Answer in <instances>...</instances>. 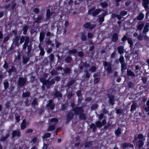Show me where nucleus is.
Wrapping results in <instances>:
<instances>
[{
  "label": "nucleus",
  "instance_id": "f257e3e1",
  "mask_svg": "<svg viewBox=\"0 0 149 149\" xmlns=\"http://www.w3.org/2000/svg\"><path fill=\"white\" fill-rule=\"evenodd\" d=\"M19 40L20 44H22L24 42L22 46V50L23 51H25L27 47V52L26 54L27 56H29L31 51L32 47L31 44L29 45L30 42V38L27 36H22L21 38H20Z\"/></svg>",
  "mask_w": 149,
  "mask_h": 149
},
{
  "label": "nucleus",
  "instance_id": "f03ea898",
  "mask_svg": "<svg viewBox=\"0 0 149 149\" xmlns=\"http://www.w3.org/2000/svg\"><path fill=\"white\" fill-rule=\"evenodd\" d=\"M71 106L74 115H79V118L80 120H85L86 119V115L84 113V109L83 107H78L74 103L71 104Z\"/></svg>",
  "mask_w": 149,
  "mask_h": 149
},
{
  "label": "nucleus",
  "instance_id": "7ed1b4c3",
  "mask_svg": "<svg viewBox=\"0 0 149 149\" xmlns=\"http://www.w3.org/2000/svg\"><path fill=\"white\" fill-rule=\"evenodd\" d=\"M107 122L106 120L104 119L103 120L102 122L100 121H97L95 122V124L92 123L90 125V128L92 129L93 132H95L97 128H101L104 125H105Z\"/></svg>",
  "mask_w": 149,
  "mask_h": 149
},
{
  "label": "nucleus",
  "instance_id": "20e7f679",
  "mask_svg": "<svg viewBox=\"0 0 149 149\" xmlns=\"http://www.w3.org/2000/svg\"><path fill=\"white\" fill-rule=\"evenodd\" d=\"M142 6L144 8L145 11L146 12V18L147 19L149 16V0H142Z\"/></svg>",
  "mask_w": 149,
  "mask_h": 149
},
{
  "label": "nucleus",
  "instance_id": "39448f33",
  "mask_svg": "<svg viewBox=\"0 0 149 149\" xmlns=\"http://www.w3.org/2000/svg\"><path fill=\"white\" fill-rule=\"evenodd\" d=\"M51 78H49L48 79H46L42 77L40 78V81L42 83L43 85H45L46 87L49 89L50 87V83H52V81H49Z\"/></svg>",
  "mask_w": 149,
  "mask_h": 149
},
{
  "label": "nucleus",
  "instance_id": "423d86ee",
  "mask_svg": "<svg viewBox=\"0 0 149 149\" xmlns=\"http://www.w3.org/2000/svg\"><path fill=\"white\" fill-rule=\"evenodd\" d=\"M26 81L27 79L26 78L22 77H19L17 81L18 86L22 87L24 86L26 84Z\"/></svg>",
  "mask_w": 149,
  "mask_h": 149
},
{
  "label": "nucleus",
  "instance_id": "0eeeda50",
  "mask_svg": "<svg viewBox=\"0 0 149 149\" xmlns=\"http://www.w3.org/2000/svg\"><path fill=\"white\" fill-rule=\"evenodd\" d=\"M83 26L85 29L92 30L95 27L96 24H92L90 22H86L83 25Z\"/></svg>",
  "mask_w": 149,
  "mask_h": 149
},
{
  "label": "nucleus",
  "instance_id": "6e6552de",
  "mask_svg": "<svg viewBox=\"0 0 149 149\" xmlns=\"http://www.w3.org/2000/svg\"><path fill=\"white\" fill-rule=\"evenodd\" d=\"M103 65L104 67L107 66L106 70L107 73H109L112 72V69L111 65L109 63L105 61L103 63Z\"/></svg>",
  "mask_w": 149,
  "mask_h": 149
},
{
  "label": "nucleus",
  "instance_id": "1a4fd4ad",
  "mask_svg": "<svg viewBox=\"0 0 149 149\" xmlns=\"http://www.w3.org/2000/svg\"><path fill=\"white\" fill-rule=\"evenodd\" d=\"M74 115V113L72 111H69L67 113L66 116V121L68 123L70 122L73 118Z\"/></svg>",
  "mask_w": 149,
  "mask_h": 149
},
{
  "label": "nucleus",
  "instance_id": "9d476101",
  "mask_svg": "<svg viewBox=\"0 0 149 149\" xmlns=\"http://www.w3.org/2000/svg\"><path fill=\"white\" fill-rule=\"evenodd\" d=\"M107 95L109 98L108 101L109 104L112 106L114 104L115 101V96L110 94H108Z\"/></svg>",
  "mask_w": 149,
  "mask_h": 149
},
{
  "label": "nucleus",
  "instance_id": "9b49d317",
  "mask_svg": "<svg viewBox=\"0 0 149 149\" xmlns=\"http://www.w3.org/2000/svg\"><path fill=\"white\" fill-rule=\"evenodd\" d=\"M47 103H48L46 104V107H49L51 110H54L55 107V104L53 100L51 99L49 100Z\"/></svg>",
  "mask_w": 149,
  "mask_h": 149
},
{
  "label": "nucleus",
  "instance_id": "f8f14e48",
  "mask_svg": "<svg viewBox=\"0 0 149 149\" xmlns=\"http://www.w3.org/2000/svg\"><path fill=\"white\" fill-rule=\"evenodd\" d=\"M43 16L42 15H38L37 17H33L34 21L35 23L37 24L40 23L41 21L43 20Z\"/></svg>",
  "mask_w": 149,
  "mask_h": 149
},
{
  "label": "nucleus",
  "instance_id": "ddd939ff",
  "mask_svg": "<svg viewBox=\"0 0 149 149\" xmlns=\"http://www.w3.org/2000/svg\"><path fill=\"white\" fill-rule=\"evenodd\" d=\"M54 13V12L51 11L50 10L49 8H48L47 9L46 13V20H49L51 17L52 15Z\"/></svg>",
  "mask_w": 149,
  "mask_h": 149
},
{
  "label": "nucleus",
  "instance_id": "4468645a",
  "mask_svg": "<svg viewBox=\"0 0 149 149\" xmlns=\"http://www.w3.org/2000/svg\"><path fill=\"white\" fill-rule=\"evenodd\" d=\"M19 39L20 36H16L13 39V43L15 46H18L20 44L19 42Z\"/></svg>",
  "mask_w": 149,
  "mask_h": 149
},
{
  "label": "nucleus",
  "instance_id": "2eb2a0df",
  "mask_svg": "<svg viewBox=\"0 0 149 149\" xmlns=\"http://www.w3.org/2000/svg\"><path fill=\"white\" fill-rule=\"evenodd\" d=\"M121 147L124 149L130 147L131 148H134V146L133 144H132L129 143H124L121 144Z\"/></svg>",
  "mask_w": 149,
  "mask_h": 149
},
{
  "label": "nucleus",
  "instance_id": "dca6fc26",
  "mask_svg": "<svg viewBox=\"0 0 149 149\" xmlns=\"http://www.w3.org/2000/svg\"><path fill=\"white\" fill-rule=\"evenodd\" d=\"M21 133L19 130H15L12 132V138H14L15 136L19 137L20 136Z\"/></svg>",
  "mask_w": 149,
  "mask_h": 149
},
{
  "label": "nucleus",
  "instance_id": "f3484780",
  "mask_svg": "<svg viewBox=\"0 0 149 149\" xmlns=\"http://www.w3.org/2000/svg\"><path fill=\"white\" fill-rule=\"evenodd\" d=\"M54 95L55 98H61L62 96V93L57 91H55Z\"/></svg>",
  "mask_w": 149,
  "mask_h": 149
},
{
  "label": "nucleus",
  "instance_id": "a211bd4d",
  "mask_svg": "<svg viewBox=\"0 0 149 149\" xmlns=\"http://www.w3.org/2000/svg\"><path fill=\"white\" fill-rule=\"evenodd\" d=\"M118 34L116 33H113L111 37V40L114 42H115L118 40Z\"/></svg>",
  "mask_w": 149,
  "mask_h": 149
},
{
  "label": "nucleus",
  "instance_id": "6ab92c4d",
  "mask_svg": "<svg viewBox=\"0 0 149 149\" xmlns=\"http://www.w3.org/2000/svg\"><path fill=\"white\" fill-rule=\"evenodd\" d=\"M103 10L102 9L97 8L95 10L93 13L92 15L93 16L95 17L98 15L100 12Z\"/></svg>",
  "mask_w": 149,
  "mask_h": 149
},
{
  "label": "nucleus",
  "instance_id": "aec40b11",
  "mask_svg": "<svg viewBox=\"0 0 149 149\" xmlns=\"http://www.w3.org/2000/svg\"><path fill=\"white\" fill-rule=\"evenodd\" d=\"M113 125L110 123H108L106 125L104 126L103 129H108L109 131H110L111 129L113 128Z\"/></svg>",
  "mask_w": 149,
  "mask_h": 149
},
{
  "label": "nucleus",
  "instance_id": "412c9836",
  "mask_svg": "<svg viewBox=\"0 0 149 149\" xmlns=\"http://www.w3.org/2000/svg\"><path fill=\"white\" fill-rule=\"evenodd\" d=\"M28 123H26V121L25 119H23L20 125L21 129L22 130H23L26 127V124Z\"/></svg>",
  "mask_w": 149,
  "mask_h": 149
},
{
  "label": "nucleus",
  "instance_id": "4be33fe9",
  "mask_svg": "<svg viewBox=\"0 0 149 149\" xmlns=\"http://www.w3.org/2000/svg\"><path fill=\"white\" fill-rule=\"evenodd\" d=\"M38 47L40 50V52L39 54V55L41 56H43L45 54V51L44 50V48L42 47V46L40 44H39L38 45Z\"/></svg>",
  "mask_w": 149,
  "mask_h": 149
},
{
  "label": "nucleus",
  "instance_id": "5701e85b",
  "mask_svg": "<svg viewBox=\"0 0 149 149\" xmlns=\"http://www.w3.org/2000/svg\"><path fill=\"white\" fill-rule=\"evenodd\" d=\"M61 79V77L59 76L56 77L54 79H52L50 81H52V82L51 83H50V86L53 85L55 83V81H60Z\"/></svg>",
  "mask_w": 149,
  "mask_h": 149
},
{
  "label": "nucleus",
  "instance_id": "b1692460",
  "mask_svg": "<svg viewBox=\"0 0 149 149\" xmlns=\"http://www.w3.org/2000/svg\"><path fill=\"white\" fill-rule=\"evenodd\" d=\"M75 80L74 79L70 80L67 83V86L68 88H70L75 83Z\"/></svg>",
  "mask_w": 149,
  "mask_h": 149
},
{
  "label": "nucleus",
  "instance_id": "393cba45",
  "mask_svg": "<svg viewBox=\"0 0 149 149\" xmlns=\"http://www.w3.org/2000/svg\"><path fill=\"white\" fill-rule=\"evenodd\" d=\"M144 143L143 141L139 140L136 143V145L139 148H140L143 146Z\"/></svg>",
  "mask_w": 149,
  "mask_h": 149
},
{
  "label": "nucleus",
  "instance_id": "a878e982",
  "mask_svg": "<svg viewBox=\"0 0 149 149\" xmlns=\"http://www.w3.org/2000/svg\"><path fill=\"white\" fill-rule=\"evenodd\" d=\"M80 39L82 41H85L87 40V38L85 33L84 32L81 33Z\"/></svg>",
  "mask_w": 149,
  "mask_h": 149
},
{
  "label": "nucleus",
  "instance_id": "bb28decb",
  "mask_svg": "<svg viewBox=\"0 0 149 149\" xmlns=\"http://www.w3.org/2000/svg\"><path fill=\"white\" fill-rule=\"evenodd\" d=\"M144 15L142 13H139V15L136 17L135 19H136L139 20L141 21L144 18Z\"/></svg>",
  "mask_w": 149,
  "mask_h": 149
},
{
  "label": "nucleus",
  "instance_id": "cd10ccee",
  "mask_svg": "<svg viewBox=\"0 0 149 149\" xmlns=\"http://www.w3.org/2000/svg\"><path fill=\"white\" fill-rule=\"evenodd\" d=\"M63 71L64 73L66 74H70L72 72V69L71 68L67 67L64 69Z\"/></svg>",
  "mask_w": 149,
  "mask_h": 149
},
{
  "label": "nucleus",
  "instance_id": "c85d7f7f",
  "mask_svg": "<svg viewBox=\"0 0 149 149\" xmlns=\"http://www.w3.org/2000/svg\"><path fill=\"white\" fill-rule=\"evenodd\" d=\"M121 64V71L122 72H125V71L127 68V64L125 63H124Z\"/></svg>",
  "mask_w": 149,
  "mask_h": 149
},
{
  "label": "nucleus",
  "instance_id": "c756f323",
  "mask_svg": "<svg viewBox=\"0 0 149 149\" xmlns=\"http://www.w3.org/2000/svg\"><path fill=\"white\" fill-rule=\"evenodd\" d=\"M10 134L9 133L6 134L5 136H2L0 139V141H4L7 140Z\"/></svg>",
  "mask_w": 149,
  "mask_h": 149
},
{
  "label": "nucleus",
  "instance_id": "7c9ffc66",
  "mask_svg": "<svg viewBox=\"0 0 149 149\" xmlns=\"http://www.w3.org/2000/svg\"><path fill=\"white\" fill-rule=\"evenodd\" d=\"M91 75V73L89 72L88 71V70H86L85 71V73L82 76V77L84 78H90Z\"/></svg>",
  "mask_w": 149,
  "mask_h": 149
},
{
  "label": "nucleus",
  "instance_id": "2f4dec72",
  "mask_svg": "<svg viewBox=\"0 0 149 149\" xmlns=\"http://www.w3.org/2000/svg\"><path fill=\"white\" fill-rule=\"evenodd\" d=\"M45 37V33L44 32H41L40 34L39 40L40 42H43Z\"/></svg>",
  "mask_w": 149,
  "mask_h": 149
},
{
  "label": "nucleus",
  "instance_id": "473e14b6",
  "mask_svg": "<svg viewBox=\"0 0 149 149\" xmlns=\"http://www.w3.org/2000/svg\"><path fill=\"white\" fill-rule=\"evenodd\" d=\"M117 50L118 52V53L120 54H121L124 53V47L123 46H119Z\"/></svg>",
  "mask_w": 149,
  "mask_h": 149
},
{
  "label": "nucleus",
  "instance_id": "72a5a7b5",
  "mask_svg": "<svg viewBox=\"0 0 149 149\" xmlns=\"http://www.w3.org/2000/svg\"><path fill=\"white\" fill-rule=\"evenodd\" d=\"M149 27V24L148 23H146L144 27L143 31V33L146 34V33L148 31V28Z\"/></svg>",
  "mask_w": 149,
  "mask_h": 149
},
{
  "label": "nucleus",
  "instance_id": "f704fd0d",
  "mask_svg": "<svg viewBox=\"0 0 149 149\" xmlns=\"http://www.w3.org/2000/svg\"><path fill=\"white\" fill-rule=\"evenodd\" d=\"M137 105L136 103H133L131 106L130 111L132 112L135 110L137 108Z\"/></svg>",
  "mask_w": 149,
  "mask_h": 149
},
{
  "label": "nucleus",
  "instance_id": "c9c22d12",
  "mask_svg": "<svg viewBox=\"0 0 149 149\" xmlns=\"http://www.w3.org/2000/svg\"><path fill=\"white\" fill-rule=\"evenodd\" d=\"M145 25L144 23L141 22V24H139L137 27V28L138 30L139 31H141L142 30Z\"/></svg>",
  "mask_w": 149,
  "mask_h": 149
},
{
  "label": "nucleus",
  "instance_id": "e433bc0d",
  "mask_svg": "<svg viewBox=\"0 0 149 149\" xmlns=\"http://www.w3.org/2000/svg\"><path fill=\"white\" fill-rule=\"evenodd\" d=\"M29 27L28 26H23V33L24 35H26L27 33V31L29 29Z\"/></svg>",
  "mask_w": 149,
  "mask_h": 149
},
{
  "label": "nucleus",
  "instance_id": "4c0bfd02",
  "mask_svg": "<svg viewBox=\"0 0 149 149\" xmlns=\"http://www.w3.org/2000/svg\"><path fill=\"white\" fill-rule=\"evenodd\" d=\"M50 37H48L46 39L45 42L46 45H49L52 42V41L50 40Z\"/></svg>",
  "mask_w": 149,
  "mask_h": 149
},
{
  "label": "nucleus",
  "instance_id": "58836bf2",
  "mask_svg": "<svg viewBox=\"0 0 149 149\" xmlns=\"http://www.w3.org/2000/svg\"><path fill=\"white\" fill-rule=\"evenodd\" d=\"M56 128L55 125H50L47 128V130L48 131H51L54 130Z\"/></svg>",
  "mask_w": 149,
  "mask_h": 149
},
{
  "label": "nucleus",
  "instance_id": "ea45409f",
  "mask_svg": "<svg viewBox=\"0 0 149 149\" xmlns=\"http://www.w3.org/2000/svg\"><path fill=\"white\" fill-rule=\"evenodd\" d=\"M22 62L24 64H26L29 61V57H22Z\"/></svg>",
  "mask_w": 149,
  "mask_h": 149
},
{
  "label": "nucleus",
  "instance_id": "a19ab883",
  "mask_svg": "<svg viewBox=\"0 0 149 149\" xmlns=\"http://www.w3.org/2000/svg\"><path fill=\"white\" fill-rule=\"evenodd\" d=\"M115 133L116 136H119L121 134V130L120 128L118 127L115 131Z\"/></svg>",
  "mask_w": 149,
  "mask_h": 149
},
{
  "label": "nucleus",
  "instance_id": "79ce46f5",
  "mask_svg": "<svg viewBox=\"0 0 149 149\" xmlns=\"http://www.w3.org/2000/svg\"><path fill=\"white\" fill-rule=\"evenodd\" d=\"M92 142L91 141H86L84 144L85 148H87L92 145Z\"/></svg>",
  "mask_w": 149,
  "mask_h": 149
},
{
  "label": "nucleus",
  "instance_id": "37998d69",
  "mask_svg": "<svg viewBox=\"0 0 149 149\" xmlns=\"http://www.w3.org/2000/svg\"><path fill=\"white\" fill-rule=\"evenodd\" d=\"M127 74L128 76H135L134 73L131 70H127Z\"/></svg>",
  "mask_w": 149,
  "mask_h": 149
},
{
  "label": "nucleus",
  "instance_id": "c03bdc74",
  "mask_svg": "<svg viewBox=\"0 0 149 149\" xmlns=\"http://www.w3.org/2000/svg\"><path fill=\"white\" fill-rule=\"evenodd\" d=\"M30 95V93L29 91H27L26 92H24L22 94V97H29Z\"/></svg>",
  "mask_w": 149,
  "mask_h": 149
},
{
  "label": "nucleus",
  "instance_id": "a18cd8bd",
  "mask_svg": "<svg viewBox=\"0 0 149 149\" xmlns=\"http://www.w3.org/2000/svg\"><path fill=\"white\" fill-rule=\"evenodd\" d=\"M102 11H103L104 12L102 13V14L100 15L104 18L105 16L107 15L108 13V11L106 10L103 9Z\"/></svg>",
  "mask_w": 149,
  "mask_h": 149
},
{
  "label": "nucleus",
  "instance_id": "49530a36",
  "mask_svg": "<svg viewBox=\"0 0 149 149\" xmlns=\"http://www.w3.org/2000/svg\"><path fill=\"white\" fill-rule=\"evenodd\" d=\"M77 52V50L76 49H70L68 51L69 54H75Z\"/></svg>",
  "mask_w": 149,
  "mask_h": 149
},
{
  "label": "nucleus",
  "instance_id": "de8ad7c7",
  "mask_svg": "<svg viewBox=\"0 0 149 149\" xmlns=\"http://www.w3.org/2000/svg\"><path fill=\"white\" fill-rule=\"evenodd\" d=\"M97 69L96 67L95 66H92L89 69V71L91 72H95Z\"/></svg>",
  "mask_w": 149,
  "mask_h": 149
},
{
  "label": "nucleus",
  "instance_id": "09e8293b",
  "mask_svg": "<svg viewBox=\"0 0 149 149\" xmlns=\"http://www.w3.org/2000/svg\"><path fill=\"white\" fill-rule=\"evenodd\" d=\"M127 41L128 43L130 45V47H133V43L132 39L130 38H128Z\"/></svg>",
  "mask_w": 149,
  "mask_h": 149
},
{
  "label": "nucleus",
  "instance_id": "8fccbe9b",
  "mask_svg": "<svg viewBox=\"0 0 149 149\" xmlns=\"http://www.w3.org/2000/svg\"><path fill=\"white\" fill-rule=\"evenodd\" d=\"M127 13V11L125 10H121L120 11L119 15L122 16H123L126 15Z\"/></svg>",
  "mask_w": 149,
  "mask_h": 149
},
{
  "label": "nucleus",
  "instance_id": "3c124183",
  "mask_svg": "<svg viewBox=\"0 0 149 149\" xmlns=\"http://www.w3.org/2000/svg\"><path fill=\"white\" fill-rule=\"evenodd\" d=\"M104 17H103L99 15V17H98V21L100 24H101L104 21Z\"/></svg>",
  "mask_w": 149,
  "mask_h": 149
},
{
  "label": "nucleus",
  "instance_id": "603ef678",
  "mask_svg": "<svg viewBox=\"0 0 149 149\" xmlns=\"http://www.w3.org/2000/svg\"><path fill=\"white\" fill-rule=\"evenodd\" d=\"M54 56L53 54H51L50 56V62H54Z\"/></svg>",
  "mask_w": 149,
  "mask_h": 149
},
{
  "label": "nucleus",
  "instance_id": "864d4df0",
  "mask_svg": "<svg viewBox=\"0 0 149 149\" xmlns=\"http://www.w3.org/2000/svg\"><path fill=\"white\" fill-rule=\"evenodd\" d=\"M72 60V58L69 56H67L65 59V61L68 63L70 62Z\"/></svg>",
  "mask_w": 149,
  "mask_h": 149
},
{
  "label": "nucleus",
  "instance_id": "5fc2aeb1",
  "mask_svg": "<svg viewBox=\"0 0 149 149\" xmlns=\"http://www.w3.org/2000/svg\"><path fill=\"white\" fill-rule=\"evenodd\" d=\"M95 9V7H93L91 9H89L88 11V14L89 15L92 14L94 12Z\"/></svg>",
  "mask_w": 149,
  "mask_h": 149
},
{
  "label": "nucleus",
  "instance_id": "6e6d98bb",
  "mask_svg": "<svg viewBox=\"0 0 149 149\" xmlns=\"http://www.w3.org/2000/svg\"><path fill=\"white\" fill-rule=\"evenodd\" d=\"M98 107V105L97 104H94L91 106V109L92 110L97 109Z\"/></svg>",
  "mask_w": 149,
  "mask_h": 149
},
{
  "label": "nucleus",
  "instance_id": "4d7b16f0",
  "mask_svg": "<svg viewBox=\"0 0 149 149\" xmlns=\"http://www.w3.org/2000/svg\"><path fill=\"white\" fill-rule=\"evenodd\" d=\"M77 95L79 97H82V95L81 90H78L76 92Z\"/></svg>",
  "mask_w": 149,
  "mask_h": 149
},
{
  "label": "nucleus",
  "instance_id": "13d9d810",
  "mask_svg": "<svg viewBox=\"0 0 149 149\" xmlns=\"http://www.w3.org/2000/svg\"><path fill=\"white\" fill-rule=\"evenodd\" d=\"M128 38L127 36V35H125L124 36L122 37L121 39V40L123 42H124L127 40H128Z\"/></svg>",
  "mask_w": 149,
  "mask_h": 149
},
{
  "label": "nucleus",
  "instance_id": "bf43d9fd",
  "mask_svg": "<svg viewBox=\"0 0 149 149\" xmlns=\"http://www.w3.org/2000/svg\"><path fill=\"white\" fill-rule=\"evenodd\" d=\"M10 38V36L9 35H8L4 38L3 40V43H5L7 41H8Z\"/></svg>",
  "mask_w": 149,
  "mask_h": 149
},
{
  "label": "nucleus",
  "instance_id": "052dcab7",
  "mask_svg": "<svg viewBox=\"0 0 149 149\" xmlns=\"http://www.w3.org/2000/svg\"><path fill=\"white\" fill-rule=\"evenodd\" d=\"M77 53L78 56L80 57H83L84 56V53L81 51L78 52Z\"/></svg>",
  "mask_w": 149,
  "mask_h": 149
},
{
  "label": "nucleus",
  "instance_id": "680f3d73",
  "mask_svg": "<svg viewBox=\"0 0 149 149\" xmlns=\"http://www.w3.org/2000/svg\"><path fill=\"white\" fill-rule=\"evenodd\" d=\"M119 59V62H120L121 64L123 63H124V58L123 56H120Z\"/></svg>",
  "mask_w": 149,
  "mask_h": 149
},
{
  "label": "nucleus",
  "instance_id": "e2e57ef3",
  "mask_svg": "<svg viewBox=\"0 0 149 149\" xmlns=\"http://www.w3.org/2000/svg\"><path fill=\"white\" fill-rule=\"evenodd\" d=\"M51 136V134L49 133H46L43 136V138H46L50 137Z\"/></svg>",
  "mask_w": 149,
  "mask_h": 149
},
{
  "label": "nucleus",
  "instance_id": "0e129e2a",
  "mask_svg": "<svg viewBox=\"0 0 149 149\" xmlns=\"http://www.w3.org/2000/svg\"><path fill=\"white\" fill-rule=\"evenodd\" d=\"M4 87V89H6L8 88L9 87V83L8 81L5 82L3 83Z\"/></svg>",
  "mask_w": 149,
  "mask_h": 149
},
{
  "label": "nucleus",
  "instance_id": "69168bd1",
  "mask_svg": "<svg viewBox=\"0 0 149 149\" xmlns=\"http://www.w3.org/2000/svg\"><path fill=\"white\" fill-rule=\"evenodd\" d=\"M51 75L52 76L57 74V72L54 69H53L51 72Z\"/></svg>",
  "mask_w": 149,
  "mask_h": 149
},
{
  "label": "nucleus",
  "instance_id": "338daca9",
  "mask_svg": "<svg viewBox=\"0 0 149 149\" xmlns=\"http://www.w3.org/2000/svg\"><path fill=\"white\" fill-rule=\"evenodd\" d=\"M100 5H101L103 8L106 7L108 6L107 3L105 2L100 3Z\"/></svg>",
  "mask_w": 149,
  "mask_h": 149
},
{
  "label": "nucleus",
  "instance_id": "774afa93",
  "mask_svg": "<svg viewBox=\"0 0 149 149\" xmlns=\"http://www.w3.org/2000/svg\"><path fill=\"white\" fill-rule=\"evenodd\" d=\"M58 121V119L57 118H52L51 119L50 121L51 122L57 123Z\"/></svg>",
  "mask_w": 149,
  "mask_h": 149
}]
</instances>
